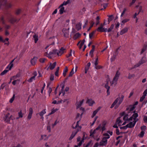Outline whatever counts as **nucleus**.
Returning a JSON list of instances; mask_svg holds the SVG:
<instances>
[{
    "instance_id": "nucleus-1",
    "label": "nucleus",
    "mask_w": 147,
    "mask_h": 147,
    "mask_svg": "<svg viewBox=\"0 0 147 147\" xmlns=\"http://www.w3.org/2000/svg\"><path fill=\"white\" fill-rule=\"evenodd\" d=\"M105 24V21L104 22L103 24H101L100 26L97 28V29L96 30H97L98 32H107V28H103V26Z\"/></svg>"
},
{
    "instance_id": "nucleus-2",
    "label": "nucleus",
    "mask_w": 147,
    "mask_h": 147,
    "mask_svg": "<svg viewBox=\"0 0 147 147\" xmlns=\"http://www.w3.org/2000/svg\"><path fill=\"white\" fill-rule=\"evenodd\" d=\"M20 19H17L14 17H11L9 19V22L12 24H14L15 23H17L20 20Z\"/></svg>"
},
{
    "instance_id": "nucleus-3",
    "label": "nucleus",
    "mask_w": 147,
    "mask_h": 147,
    "mask_svg": "<svg viewBox=\"0 0 147 147\" xmlns=\"http://www.w3.org/2000/svg\"><path fill=\"white\" fill-rule=\"evenodd\" d=\"M86 103L88 104L89 106H92L93 104L95 103V102L92 100V98H90L87 99Z\"/></svg>"
},
{
    "instance_id": "nucleus-4",
    "label": "nucleus",
    "mask_w": 147,
    "mask_h": 147,
    "mask_svg": "<svg viewBox=\"0 0 147 147\" xmlns=\"http://www.w3.org/2000/svg\"><path fill=\"white\" fill-rule=\"evenodd\" d=\"M65 49H64L63 47H61L59 49V50L58 51V52L57 53V55L58 56H61L64 52V51L65 50Z\"/></svg>"
},
{
    "instance_id": "nucleus-5",
    "label": "nucleus",
    "mask_w": 147,
    "mask_h": 147,
    "mask_svg": "<svg viewBox=\"0 0 147 147\" xmlns=\"http://www.w3.org/2000/svg\"><path fill=\"white\" fill-rule=\"evenodd\" d=\"M33 113V109L32 107H30L29 109V113L27 117V119L28 120L30 119L32 116V115Z\"/></svg>"
},
{
    "instance_id": "nucleus-6",
    "label": "nucleus",
    "mask_w": 147,
    "mask_h": 147,
    "mask_svg": "<svg viewBox=\"0 0 147 147\" xmlns=\"http://www.w3.org/2000/svg\"><path fill=\"white\" fill-rule=\"evenodd\" d=\"M120 74V73L119 72V71H117L115 76L113 78V80H115L116 81H117Z\"/></svg>"
},
{
    "instance_id": "nucleus-7",
    "label": "nucleus",
    "mask_w": 147,
    "mask_h": 147,
    "mask_svg": "<svg viewBox=\"0 0 147 147\" xmlns=\"http://www.w3.org/2000/svg\"><path fill=\"white\" fill-rule=\"evenodd\" d=\"M38 59V58L37 57H34L33 59H31L30 61L32 65H34Z\"/></svg>"
},
{
    "instance_id": "nucleus-8",
    "label": "nucleus",
    "mask_w": 147,
    "mask_h": 147,
    "mask_svg": "<svg viewBox=\"0 0 147 147\" xmlns=\"http://www.w3.org/2000/svg\"><path fill=\"white\" fill-rule=\"evenodd\" d=\"M81 36V34H80L79 32H77L74 35L73 38L74 40H76L80 37Z\"/></svg>"
},
{
    "instance_id": "nucleus-9",
    "label": "nucleus",
    "mask_w": 147,
    "mask_h": 147,
    "mask_svg": "<svg viewBox=\"0 0 147 147\" xmlns=\"http://www.w3.org/2000/svg\"><path fill=\"white\" fill-rule=\"evenodd\" d=\"M7 2L6 0H0V9L2 6H5L6 5Z\"/></svg>"
},
{
    "instance_id": "nucleus-10",
    "label": "nucleus",
    "mask_w": 147,
    "mask_h": 147,
    "mask_svg": "<svg viewBox=\"0 0 147 147\" xmlns=\"http://www.w3.org/2000/svg\"><path fill=\"white\" fill-rule=\"evenodd\" d=\"M147 48V42H145V44L144 45L143 48L142 49V51L140 53V54L143 53L146 51Z\"/></svg>"
},
{
    "instance_id": "nucleus-11",
    "label": "nucleus",
    "mask_w": 147,
    "mask_h": 147,
    "mask_svg": "<svg viewBox=\"0 0 147 147\" xmlns=\"http://www.w3.org/2000/svg\"><path fill=\"white\" fill-rule=\"evenodd\" d=\"M78 67L77 66H76L75 72L74 71V68H73L71 69V72H70L68 76V77H70L72 76L77 71Z\"/></svg>"
},
{
    "instance_id": "nucleus-12",
    "label": "nucleus",
    "mask_w": 147,
    "mask_h": 147,
    "mask_svg": "<svg viewBox=\"0 0 147 147\" xmlns=\"http://www.w3.org/2000/svg\"><path fill=\"white\" fill-rule=\"evenodd\" d=\"M127 125L128 128H132L134 127L135 124L133 121H131L129 123L127 124Z\"/></svg>"
},
{
    "instance_id": "nucleus-13",
    "label": "nucleus",
    "mask_w": 147,
    "mask_h": 147,
    "mask_svg": "<svg viewBox=\"0 0 147 147\" xmlns=\"http://www.w3.org/2000/svg\"><path fill=\"white\" fill-rule=\"evenodd\" d=\"M128 30L127 28L126 27L122 29L120 32V34L121 35H122L123 34L127 32Z\"/></svg>"
},
{
    "instance_id": "nucleus-14",
    "label": "nucleus",
    "mask_w": 147,
    "mask_h": 147,
    "mask_svg": "<svg viewBox=\"0 0 147 147\" xmlns=\"http://www.w3.org/2000/svg\"><path fill=\"white\" fill-rule=\"evenodd\" d=\"M57 64V63L56 62H54L53 64H52L51 63H50V69L51 70L53 69L55 67Z\"/></svg>"
},
{
    "instance_id": "nucleus-15",
    "label": "nucleus",
    "mask_w": 147,
    "mask_h": 147,
    "mask_svg": "<svg viewBox=\"0 0 147 147\" xmlns=\"http://www.w3.org/2000/svg\"><path fill=\"white\" fill-rule=\"evenodd\" d=\"M119 97H118L115 100L114 102L113 103V104H112L111 105V106L110 107V108L111 109L112 108H113V107L115 106V105H116V104L117 103L118 100H119Z\"/></svg>"
},
{
    "instance_id": "nucleus-16",
    "label": "nucleus",
    "mask_w": 147,
    "mask_h": 147,
    "mask_svg": "<svg viewBox=\"0 0 147 147\" xmlns=\"http://www.w3.org/2000/svg\"><path fill=\"white\" fill-rule=\"evenodd\" d=\"M68 71V67L66 66L63 71V75L64 77H65L66 75V73Z\"/></svg>"
},
{
    "instance_id": "nucleus-17",
    "label": "nucleus",
    "mask_w": 147,
    "mask_h": 147,
    "mask_svg": "<svg viewBox=\"0 0 147 147\" xmlns=\"http://www.w3.org/2000/svg\"><path fill=\"white\" fill-rule=\"evenodd\" d=\"M75 131V130H74L72 132L71 134L69 139V140H71L76 135V134L74 133Z\"/></svg>"
},
{
    "instance_id": "nucleus-18",
    "label": "nucleus",
    "mask_w": 147,
    "mask_h": 147,
    "mask_svg": "<svg viewBox=\"0 0 147 147\" xmlns=\"http://www.w3.org/2000/svg\"><path fill=\"white\" fill-rule=\"evenodd\" d=\"M81 24L79 23L78 24H77L76 25V28L77 30L78 31L80 30V29H81Z\"/></svg>"
},
{
    "instance_id": "nucleus-19",
    "label": "nucleus",
    "mask_w": 147,
    "mask_h": 147,
    "mask_svg": "<svg viewBox=\"0 0 147 147\" xmlns=\"http://www.w3.org/2000/svg\"><path fill=\"white\" fill-rule=\"evenodd\" d=\"M49 39H52L53 42L54 41V40L55 42H57V44H58L59 43L58 42L57 38H56L54 36H53L52 37H50L49 38Z\"/></svg>"
},
{
    "instance_id": "nucleus-20",
    "label": "nucleus",
    "mask_w": 147,
    "mask_h": 147,
    "mask_svg": "<svg viewBox=\"0 0 147 147\" xmlns=\"http://www.w3.org/2000/svg\"><path fill=\"white\" fill-rule=\"evenodd\" d=\"M66 11L65 10V7H62L60 8L59 10V13L61 15L64 12H65Z\"/></svg>"
},
{
    "instance_id": "nucleus-21",
    "label": "nucleus",
    "mask_w": 147,
    "mask_h": 147,
    "mask_svg": "<svg viewBox=\"0 0 147 147\" xmlns=\"http://www.w3.org/2000/svg\"><path fill=\"white\" fill-rule=\"evenodd\" d=\"M114 26V25L113 24H112L110 27L108 29H107V31L108 32H111L113 29Z\"/></svg>"
},
{
    "instance_id": "nucleus-22",
    "label": "nucleus",
    "mask_w": 147,
    "mask_h": 147,
    "mask_svg": "<svg viewBox=\"0 0 147 147\" xmlns=\"http://www.w3.org/2000/svg\"><path fill=\"white\" fill-rule=\"evenodd\" d=\"M105 88L107 89V96L109 95L110 94V92H109V89H110V87L109 86H105Z\"/></svg>"
},
{
    "instance_id": "nucleus-23",
    "label": "nucleus",
    "mask_w": 147,
    "mask_h": 147,
    "mask_svg": "<svg viewBox=\"0 0 147 147\" xmlns=\"http://www.w3.org/2000/svg\"><path fill=\"white\" fill-rule=\"evenodd\" d=\"M103 138L101 140L100 142L99 145L100 146H105V139H103Z\"/></svg>"
},
{
    "instance_id": "nucleus-24",
    "label": "nucleus",
    "mask_w": 147,
    "mask_h": 147,
    "mask_svg": "<svg viewBox=\"0 0 147 147\" xmlns=\"http://www.w3.org/2000/svg\"><path fill=\"white\" fill-rule=\"evenodd\" d=\"M108 4V3H103V4H101V5H103V7L104 8H101L99 10V11L103 10L104 9H106V8Z\"/></svg>"
},
{
    "instance_id": "nucleus-25",
    "label": "nucleus",
    "mask_w": 147,
    "mask_h": 147,
    "mask_svg": "<svg viewBox=\"0 0 147 147\" xmlns=\"http://www.w3.org/2000/svg\"><path fill=\"white\" fill-rule=\"evenodd\" d=\"M96 31V30H95L89 34V38L90 39H92V37L95 33Z\"/></svg>"
},
{
    "instance_id": "nucleus-26",
    "label": "nucleus",
    "mask_w": 147,
    "mask_h": 147,
    "mask_svg": "<svg viewBox=\"0 0 147 147\" xmlns=\"http://www.w3.org/2000/svg\"><path fill=\"white\" fill-rule=\"evenodd\" d=\"M33 38H34V42L36 43L38 40V36L35 34L33 36Z\"/></svg>"
},
{
    "instance_id": "nucleus-27",
    "label": "nucleus",
    "mask_w": 147,
    "mask_h": 147,
    "mask_svg": "<svg viewBox=\"0 0 147 147\" xmlns=\"http://www.w3.org/2000/svg\"><path fill=\"white\" fill-rule=\"evenodd\" d=\"M12 117V115H11L10 116V117H9L6 119V118H5V117L4 118V119H5V121H6V122H7L8 123H9L10 122V118L11 117Z\"/></svg>"
},
{
    "instance_id": "nucleus-28",
    "label": "nucleus",
    "mask_w": 147,
    "mask_h": 147,
    "mask_svg": "<svg viewBox=\"0 0 147 147\" xmlns=\"http://www.w3.org/2000/svg\"><path fill=\"white\" fill-rule=\"evenodd\" d=\"M86 132H83V136L82 137V140H81V141H83V142H84V140L86 139L87 137V136H86V137H85V135H86Z\"/></svg>"
},
{
    "instance_id": "nucleus-29",
    "label": "nucleus",
    "mask_w": 147,
    "mask_h": 147,
    "mask_svg": "<svg viewBox=\"0 0 147 147\" xmlns=\"http://www.w3.org/2000/svg\"><path fill=\"white\" fill-rule=\"evenodd\" d=\"M46 109H44L42 111L40 112L39 113V115L40 116H43V115L45 114L46 113L45 111Z\"/></svg>"
},
{
    "instance_id": "nucleus-30",
    "label": "nucleus",
    "mask_w": 147,
    "mask_h": 147,
    "mask_svg": "<svg viewBox=\"0 0 147 147\" xmlns=\"http://www.w3.org/2000/svg\"><path fill=\"white\" fill-rule=\"evenodd\" d=\"M144 57H142L141 60L139 62L140 63V64H142L146 62V61L144 59Z\"/></svg>"
},
{
    "instance_id": "nucleus-31",
    "label": "nucleus",
    "mask_w": 147,
    "mask_h": 147,
    "mask_svg": "<svg viewBox=\"0 0 147 147\" xmlns=\"http://www.w3.org/2000/svg\"><path fill=\"white\" fill-rule=\"evenodd\" d=\"M144 133L145 132L144 131H141L140 132V133L139 134L138 136H139L140 138L143 137L144 136Z\"/></svg>"
},
{
    "instance_id": "nucleus-32",
    "label": "nucleus",
    "mask_w": 147,
    "mask_h": 147,
    "mask_svg": "<svg viewBox=\"0 0 147 147\" xmlns=\"http://www.w3.org/2000/svg\"><path fill=\"white\" fill-rule=\"evenodd\" d=\"M136 107V106H133V107H131L130 108V109H129V111H128V112H127L128 113H129L131 111L134 110V109H135Z\"/></svg>"
},
{
    "instance_id": "nucleus-33",
    "label": "nucleus",
    "mask_w": 147,
    "mask_h": 147,
    "mask_svg": "<svg viewBox=\"0 0 147 147\" xmlns=\"http://www.w3.org/2000/svg\"><path fill=\"white\" fill-rule=\"evenodd\" d=\"M9 71L8 70L5 69L3 71H2L1 74V76H3L4 74H5L6 73H7Z\"/></svg>"
},
{
    "instance_id": "nucleus-34",
    "label": "nucleus",
    "mask_w": 147,
    "mask_h": 147,
    "mask_svg": "<svg viewBox=\"0 0 147 147\" xmlns=\"http://www.w3.org/2000/svg\"><path fill=\"white\" fill-rule=\"evenodd\" d=\"M15 59H14L12 60L11 61V62L9 64L10 65L11 64V65L9 68V70H10L11 69V68H12V67H13V64L12 63L13 62V61H14V60H15Z\"/></svg>"
},
{
    "instance_id": "nucleus-35",
    "label": "nucleus",
    "mask_w": 147,
    "mask_h": 147,
    "mask_svg": "<svg viewBox=\"0 0 147 147\" xmlns=\"http://www.w3.org/2000/svg\"><path fill=\"white\" fill-rule=\"evenodd\" d=\"M107 16L109 17L108 19H109L110 21H111L114 18V17L113 15H108Z\"/></svg>"
},
{
    "instance_id": "nucleus-36",
    "label": "nucleus",
    "mask_w": 147,
    "mask_h": 147,
    "mask_svg": "<svg viewBox=\"0 0 147 147\" xmlns=\"http://www.w3.org/2000/svg\"><path fill=\"white\" fill-rule=\"evenodd\" d=\"M110 78H107L106 80V81H105V82H106V83L105 86H108L109 82L110 81Z\"/></svg>"
},
{
    "instance_id": "nucleus-37",
    "label": "nucleus",
    "mask_w": 147,
    "mask_h": 147,
    "mask_svg": "<svg viewBox=\"0 0 147 147\" xmlns=\"http://www.w3.org/2000/svg\"><path fill=\"white\" fill-rule=\"evenodd\" d=\"M81 120V119H80V120L78 121H77V123H76V124L75 126V127H72L73 128V129H76L78 127V126H79V122Z\"/></svg>"
},
{
    "instance_id": "nucleus-38",
    "label": "nucleus",
    "mask_w": 147,
    "mask_h": 147,
    "mask_svg": "<svg viewBox=\"0 0 147 147\" xmlns=\"http://www.w3.org/2000/svg\"><path fill=\"white\" fill-rule=\"evenodd\" d=\"M6 85V83L5 82L3 83L0 87V90L1 89H3L4 87Z\"/></svg>"
},
{
    "instance_id": "nucleus-39",
    "label": "nucleus",
    "mask_w": 147,
    "mask_h": 147,
    "mask_svg": "<svg viewBox=\"0 0 147 147\" xmlns=\"http://www.w3.org/2000/svg\"><path fill=\"white\" fill-rule=\"evenodd\" d=\"M15 98V94H13V97L11 98L9 100V102L10 103H12L13 101Z\"/></svg>"
},
{
    "instance_id": "nucleus-40",
    "label": "nucleus",
    "mask_w": 147,
    "mask_h": 147,
    "mask_svg": "<svg viewBox=\"0 0 147 147\" xmlns=\"http://www.w3.org/2000/svg\"><path fill=\"white\" fill-rule=\"evenodd\" d=\"M141 129L142 131H145L146 129V126L145 125H143L141 127Z\"/></svg>"
},
{
    "instance_id": "nucleus-41",
    "label": "nucleus",
    "mask_w": 147,
    "mask_h": 147,
    "mask_svg": "<svg viewBox=\"0 0 147 147\" xmlns=\"http://www.w3.org/2000/svg\"><path fill=\"white\" fill-rule=\"evenodd\" d=\"M116 55H113V57L111 58V62L115 61L116 59Z\"/></svg>"
},
{
    "instance_id": "nucleus-42",
    "label": "nucleus",
    "mask_w": 147,
    "mask_h": 147,
    "mask_svg": "<svg viewBox=\"0 0 147 147\" xmlns=\"http://www.w3.org/2000/svg\"><path fill=\"white\" fill-rule=\"evenodd\" d=\"M129 20V19H125L122 21L121 22L123 23V24H124L126 22H128Z\"/></svg>"
},
{
    "instance_id": "nucleus-43",
    "label": "nucleus",
    "mask_w": 147,
    "mask_h": 147,
    "mask_svg": "<svg viewBox=\"0 0 147 147\" xmlns=\"http://www.w3.org/2000/svg\"><path fill=\"white\" fill-rule=\"evenodd\" d=\"M35 78L34 76H32L27 81L29 82H32L33 79H35Z\"/></svg>"
},
{
    "instance_id": "nucleus-44",
    "label": "nucleus",
    "mask_w": 147,
    "mask_h": 147,
    "mask_svg": "<svg viewBox=\"0 0 147 147\" xmlns=\"http://www.w3.org/2000/svg\"><path fill=\"white\" fill-rule=\"evenodd\" d=\"M94 24V22L92 21V24H91V25L90 26V27H89V28L87 30V31H89L90 30L91 28L93 26V25Z\"/></svg>"
},
{
    "instance_id": "nucleus-45",
    "label": "nucleus",
    "mask_w": 147,
    "mask_h": 147,
    "mask_svg": "<svg viewBox=\"0 0 147 147\" xmlns=\"http://www.w3.org/2000/svg\"><path fill=\"white\" fill-rule=\"evenodd\" d=\"M46 59L45 58H40L39 60V61L41 63H44L45 61L46 60Z\"/></svg>"
},
{
    "instance_id": "nucleus-46",
    "label": "nucleus",
    "mask_w": 147,
    "mask_h": 147,
    "mask_svg": "<svg viewBox=\"0 0 147 147\" xmlns=\"http://www.w3.org/2000/svg\"><path fill=\"white\" fill-rule=\"evenodd\" d=\"M121 117H119L117 118L116 120V122H117L118 124H119L122 121L120 119Z\"/></svg>"
},
{
    "instance_id": "nucleus-47",
    "label": "nucleus",
    "mask_w": 147,
    "mask_h": 147,
    "mask_svg": "<svg viewBox=\"0 0 147 147\" xmlns=\"http://www.w3.org/2000/svg\"><path fill=\"white\" fill-rule=\"evenodd\" d=\"M128 75L129 76L128 77V78L129 79H131L132 77H134L135 76L134 74H130V73Z\"/></svg>"
},
{
    "instance_id": "nucleus-48",
    "label": "nucleus",
    "mask_w": 147,
    "mask_h": 147,
    "mask_svg": "<svg viewBox=\"0 0 147 147\" xmlns=\"http://www.w3.org/2000/svg\"><path fill=\"white\" fill-rule=\"evenodd\" d=\"M95 68L97 69H102L103 68V67L101 65H97L96 66H95Z\"/></svg>"
},
{
    "instance_id": "nucleus-49",
    "label": "nucleus",
    "mask_w": 147,
    "mask_h": 147,
    "mask_svg": "<svg viewBox=\"0 0 147 147\" xmlns=\"http://www.w3.org/2000/svg\"><path fill=\"white\" fill-rule=\"evenodd\" d=\"M132 116L134 117L133 118L136 119L138 117V115L137 113H136L134 114Z\"/></svg>"
},
{
    "instance_id": "nucleus-50",
    "label": "nucleus",
    "mask_w": 147,
    "mask_h": 147,
    "mask_svg": "<svg viewBox=\"0 0 147 147\" xmlns=\"http://www.w3.org/2000/svg\"><path fill=\"white\" fill-rule=\"evenodd\" d=\"M50 80L51 81H53L54 80V76L53 74H51Z\"/></svg>"
},
{
    "instance_id": "nucleus-51",
    "label": "nucleus",
    "mask_w": 147,
    "mask_h": 147,
    "mask_svg": "<svg viewBox=\"0 0 147 147\" xmlns=\"http://www.w3.org/2000/svg\"><path fill=\"white\" fill-rule=\"evenodd\" d=\"M143 120L144 122L145 123H147V116L145 115L144 116Z\"/></svg>"
},
{
    "instance_id": "nucleus-52",
    "label": "nucleus",
    "mask_w": 147,
    "mask_h": 147,
    "mask_svg": "<svg viewBox=\"0 0 147 147\" xmlns=\"http://www.w3.org/2000/svg\"><path fill=\"white\" fill-rule=\"evenodd\" d=\"M18 116L19 117L22 118L23 117V114L22 113V110H21L18 113Z\"/></svg>"
},
{
    "instance_id": "nucleus-53",
    "label": "nucleus",
    "mask_w": 147,
    "mask_h": 147,
    "mask_svg": "<svg viewBox=\"0 0 147 147\" xmlns=\"http://www.w3.org/2000/svg\"><path fill=\"white\" fill-rule=\"evenodd\" d=\"M47 129L48 130V132H51V127L50 125H47Z\"/></svg>"
},
{
    "instance_id": "nucleus-54",
    "label": "nucleus",
    "mask_w": 147,
    "mask_h": 147,
    "mask_svg": "<svg viewBox=\"0 0 147 147\" xmlns=\"http://www.w3.org/2000/svg\"><path fill=\"white\" fill-rule=\"evenodd\" d=\"M126 10H127V9H126V8H124L121 14V17L123 16L124 15V14L125 13V12L126 11Z\"/></svg>"
},
{
    "instance_id": "nucleus-55",
    "label": "nucleus",
    "mask_w": 147,
    "mask_h": 147,
    "mask_svg": "<svg viewBox=\"0 0 147 147\" xmlns=\"http://www.w3.org/2000/svg\"><path fill=\"white\" fill-rule=\"evenodd\" d=\"M52 91V89L51 87H49V90L48 91V92L49 93V96H50V93Z\"/></svg>"
},
{
    "instance_id": "nucleus-56",
    "label": "nucleus",
    "mask_w": 147,
    "mask_h": 147,
    "mask_svg": "<svg viewBox=\"0 0 147 147\" xmlns=\"http://www.w3.org/2000/svg\"><path fill=\"white\" fill-rule=\"evenodd\" d=\"M86 11V8L84 7L80 11V13H81L83 14L85 12V11Z\"/></svg>"
},
{
    "instance_id": "nucleus-57",
    "label": "nucleus",
    "mask_w": 147,
    "mask_h": 147,
    "mask_svg": "<svg viewBox=\"0 0 147 147\" xmlns=\"http://www.w3.org/2000/svg\"><path fill=\"white\" fill-rule=\"evenodd\" d=\"M141 64H140V63L138 62L137 64L134 65V67L132 68V69L136 68L139 67Z\"/></svg>"
},
{
    "instance_id": "nucleus-58",
    "label": "nucleus",
    "mask_w": 147,
    "mask_h": 147,
    "mask_svg": "<svg viewBox=\"0 0 147 147\" xmlns=\"http://www.w3.org/2000/svg\"><path fill=\"white\" fill-rule=\"evenodd\" d=\"M92 129H91L90 131V136H92V137H93V138H94V134H93V133L92 132Z\"/></svg>"
},
{
    "instance_id": "nucleus-59",
    "label": "nucleus",
    "mask_w": 147,
    "mask_h": 147,
    "mask_svg": "<svg viewBox=\"0 0 147 147\" xmlns=\"http://www.w3.org/2000/svg\"><path fill=\"white\" fill-rule=\"evenodd\" d=\"M53 54H57V53L58 52V50L57 49H53Z\"/></svg>"
},
{
    "instance_id": "nucleus-60",
    "label": "nucleus",
    "mask_w": 147,
    "mask_h": 147,
    "mask_svg": "<svg viewBox=\"0 0 147 147\" xmlns=\"http://www.w3.org/2000/svg\"><path fill=\"white\" fill-rule=\"evenodd\" d=\"M133 118V117H132V116L129 119H128V118H127V119H126V120L127 121H132Z\"/></svg>"
},
{
    "instance_id": "nucleus-61",
    "label": "nucleus",
    "mask_w": 147,
    "mask_h": 147,
    "mask_svg": "<svg viewBox=\"0 0 147 147\" xmlns=\"http://www.w3.org/2000/svg\"><path fill=\"white\" fill-rule=\"evenodd\" d=\"M134 121H133V122L134 123V124L135 125L136 122L138 121L139 119L138 118L134 119L133 118Z\"/></svg>"
},
{
    "instance_id": "nucleus-62",
    "label": "nucleus",
    "mask_w": 147,
    "mask_h": 147,
    "mask_svg": "<svg viewBox=\"0 0 147 147\" xmlns=\"http://www.w3.org/2000/svg\"><path fill=\"white\" fill-rule=\"evenodd\" d=\"M84 100V99H82L81 101H80L79 104H78V106H80L81 107L83 104Z\"/></svg>"
},
{
    "instance_id": "nucleus-63",
    "label": "nucleus",
    "mask_w": 147,
    "mask_h": 147,
    "mask_svg": "<svg viewBox=\"0 0 147 147\" xmlns=\"http://www.w3.org/2000/svg\"><path fill=\"white\" fill-rule=\"evenodd\" d=\"M127 128H128V127H127V125H125V126H123V127H120V128L121 129H127Z\"/></svg>"
},
{
    "instance_id": "nucleus-64",
    "label": "nucleus",
    "mask_w": 147,
    "mask_h": 147,
    "mask_svg": "<svg viewBox=\"0 0 147 147\" xmlns=\"http://www.w3.org/2000/svg\"><path fill=\"white\" fill-rule=\"evenodd\" d=\"M116 133L117 135H118L120 134V132L118 129H117L116 130Z\"/></svg>"
}]
</instances>
